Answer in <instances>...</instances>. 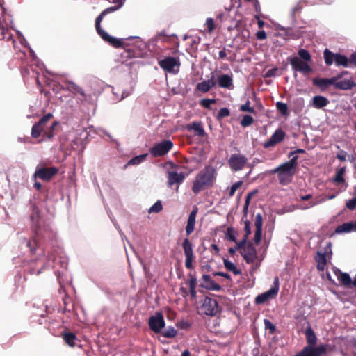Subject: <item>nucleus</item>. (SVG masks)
<instances>
[{
    "mask_svg": "<svg viewBox=\"0 0 356 356\" xmlns=\"http://www.w3.org/2000/svg\"><path fill=\"white\" fill-rule=\"evenodd\" d=\"M307 346L295 356H323L326 354L329 346L321 344L316 346L317 342L316 336L310 326L307 327L305 332Z\"/></svg>",
    "mask_w": 356,
    "mask_h": 356,
    "instance_id": "nucleus-1",
    "label": "nucleus"
},
{
    "mask_svg": "<svg viewBox=\"0 0 356 356\" xmlns=\"http://www.w3.org/2000/svg\"><path fill=\"white\" fill-rule=\"evenodd\" d=\"M298 163V156H293L290 161L284 162L271 170V173L277 174L279 183L283 186L292 181L296 174Z\"/></svg>",
    "mask_w": 356,
    "mask_h": 356,
    "instance_id": "nucleus-2",
    "label": "nucleus"
},
{
    "mask_svg": "<svg viewBox=\"0 0 356 356\" xmlns=\"http://www.w3.org/2000/svg\"><path fill=\"white\" fill-rule=\"evenodd\" d=\"M215 179V170L211 166L205 167L196 176L193 181L192 191L199 193L203 188L211 185Z\"/></svg>",
    "mask_w": 356,
    "mask_h": 356,
    "instance_id": "nucleus-3",
    "label": "nucleus"
},
{
    "mask_svg": "<svg viewBox=\"0 0 356 356\" xmlns=\"http://www.w3.org/2000/svg\"><path fill=\"white\" fill-rule=\"evenodd\" d=\"M96 24V30L98 34L101 36V38L112 47L115 48H122L125 49L130 44V41L136 40V42H141L140 38L139 36L133 35L129 36L124 38H117L113 37L108 34L101 27V24Z\"/></svg>",
    "mask_w": 356,
    "mask_h": 356,
    "instance_id": "nucleus-4",
    "label": "nucleus"
},
{
    "mask_svg": "<svg viewBox=\"0 0 356 356\" xmlns=\"http://www.w3.org/2000/svg\"><path fill=\"white\" fill-rule=\"evenodd\" d=\"M173 147L171 140H166L156 144L149 149V153L154 157H159L166 154Z\"/></svg>",
    "mask_w": 356,
    "mask_h": 356,
    "instance_id": "nucleus-5",
    "label": "nucleus"
},
{
    "mask_svg": "<svg viewBox=\"0 0 356 356\" xmlns=\"http://www.w3.org/2000/svg\"><path fill=\"white\" fill-rule=\"evenodd\" d=\"M201 311L207 316H215L219 311L217 300L206 297L201 306Z\"/></svg>",
    "mask_w": 356,
    "mask_h": 356,
    "instance_id": "nucleus-6",
    "label": "nucleus"
},
{
    "mask_svg": "<svg viewBox=\"0 0 356 356\" xmlns=\"http://www.w3.org/2000/svg\"><path fill=\"white\" fill-rule=\"evenodd\" d=\"M159 66L165 72L176 74L178 72L179 63L174 57H167L159 61Z\"/></svg>",
    "mask_w": 356,
    "mask_h": 356,
    "instance_id": "nucleus-7",
    "label": "nucleus"
},
{
    "mask_svg": "<svg viewBox=\"0 0 356 356\" xmlns=\"http://www.w3.org/2000/svg\"><path fill=\"white\" fill-rule=\"evenodd\" d=\"M247 161L248 159L241 154H233L228 160L231 169L234 172L241 170L247 163Z\"/></svg>",
    "mask_w": 356,
    "mask_h": 356,
    "instance_id": "nucleus-8",
    "label": "nucleus"
},
{
    "mask_svg": "<svg viewBox=\"0 0 356 356\" xmlns=\"http://www.w3.org/2000/svg\"><path fill=\"white\" fill-rule=\"evenodd\" d=\"M292 70L302 73H309L312 72L311 67L306 61L302 60L299 57L293 56L289 58Z\"/></svg>",
    "mask_w": 356,
    "mask_h": 356,
    "instance_id": "nucleus-9",
    "label": "nucleus"
},
{
    "mask_svg": "<svg viewBox=\"0 0 356 356\" xmlns=\"http://www.w3.org/2000/svg\"><path fill=\"white\" fill-rule=\"evenodd\" d=\"M182 246L186 257L185 266L186 268L191 269L193 268L192 263L194 259L192 243L188 238H185L183 241Z\"/></svg>",
    "mask_w": 356,
    "mask_h": 356,
    "instance_id": "nucleus-10",
    "label": "nucleus"
},
{
    "mask_svg": "<svg viewBox=\"0 0 356 356\" xmlns=\"http://www.w3.org/2000/svg\"><path fill=\"white\" fill-rule=\"evenodd\" d=\"M241 254L245 261L248 264L253 263L257 258L256 249L251 243L247 245H245V244L242 245Z\"/></svg>",
    "mask_w": 356,
    "mask_h": 356,
    "instance_id": "nucleus-11",
    "label": "nucleus"
},
{
    "mask_svg": "<svg viewBox=\"0 0 356 356\" xmlns=\"http://www.w3.org/2000/svg\"><path fill=\"white\" fill-rule=\"evenodd\" d=\"M149 325L150 329L156 333L160 332L165 326V321L161 314L157 313L152 316L149 319Z\"/></svg>",
    "mask_w": 356,
    "mask_h": 356,
    "instance_id": "nucleus-12",
    "label": "nucleus"
},
{
    "mask_svg": "<svg viewBox=\"0 0 356 356\" xmlns=\"http://www.w3.org/2000/svg\"><path fill=\"white\" fill-rule=\"evenodd\" d=\"M52 117L51 113L44 115L38 123L35 124L31 129L32 137L36 138L40 136L42 131H44L46 122Z\"/></svg>",
    "mask_w": 356,
    "mask_h": 356,
    "instance_id": "nucleus-13",
    "label": "nucleus"
},
{
    "mask_svg": "<svg viewBox=\"0 0 356 356\" xmlns=\"http://www.w3.org/2000/svg\"><path fill=\"white\" fill-rule=\"evenodd\" d=\"M58 169L55 167L41 168L36 170L35 175L44 181H49L56 173Z\"/></svg>",
    "mask_w": 356,
    "mask_h": 356,
    "instance_id": "nucleus-14",
    "label": "nucleus"
},
{
    "mask_svg": "<svg viewBox=\"0 0 356 356\" xmlns=\"http://www.w3.org/2000/svg\"><path fill=\"white\" fill-rule=\"evenodd\" d=\"M279 291L278 286L270 288L267 291L258 295L255 298V302L257 304H263L268 300L275 298Z\"/></svg>",
    "mask_w": 356,
    "mask_h": 356,
    "instance_id": "nucleus-15",
    "label": "nucleus"
},
{
    "mask_svg": "<svg viewBox=\"0 0 356 356\" xmlns=\"http://www.w3.org/2000/svg\"><path fill=\"white\" fill-rule=\"evenodd\" d=\"M284 136L285 134L282 129H277L271 136V137L264 143V147L266 149H268L271 147L275 146L277 143L282 141L284 138Z\"/></svg>",
    "mask_w": 356,
    "mask_h": 356,
    "instance_id": "nucleus-16",
    "label": "nucleus"
},
{
    "mask_svg": "<svg viewBox=\"0 0 356 356\" xmlns=\"http://www.w3.org/2000/svg\"><path fill=\"white\" fill-rule=\"evenodd\" d=\"M168 185L172 186L175 184H181L184 179L185 175L183 172H177L175 171H168Z\"/></svg>",
    "mask_w": 356,
    "mask_h": 356,
    "instance_id": "nucleus-17",
    "label": "nucleus"
},
{
    "mask_svg": "<svg viewBox=\"0 0 356 356\" xmlns=\"http://www.w3.org/2000/svg\"><path fill=\"white\" fill-rule=\"evenodd\" d=\"M197 211H198V208L196 206H195L193 207L192 211L189 214V216H188V218L187 220V224L186 226V232L188 236L190 235L195 229V219H196V216H197Z\"/></svg>",
    "mask_w": 356,
    "mask_h": 356,
    "instance_id": "nucleus-18",
    "label": "nucleus"
},
{
    "mask_svg": "<svg viewBox=\"0 0 356 356\" xmlns=\"http://www.w3.org/2000/svg\"><path fill=\"white\" fill-rule=\"evenodd\" d=\"M218 83L220 88L232 90L234 88L232 75L222 74L218 78Z\"/></svg>",
    "mask_w": 356,
    "mask_h": 356,
    "instance_id": "nucleus-19",
    "label": "nucleus"
},
{
    "mask_svg": "<svg viewBox=\"0 0 356 356\" xmlns=\"http://www.w3.org/2000/svg\"><path fill=\"white\" fill-rule=\"evenodd\" d=\"M216 84V83L213 76L211 79L208 80L198 83L196 86V90L205 93L207 92L211 88L214 87Z\"/></svg>",
    "mask_w": 356,
    "mask_h": 356,
    "instance_id": "nucleus-20",
    "label": "nucleus"
},
{
    "mask_svg": "<svg viewBox=\"0 0 356 356\" xmlns=\"http://www.w3.org/2000/svg\"><path fill=\"white\" fill-rule=\"evenodd\" d=\"M186 129L188 131H193L195 136L202 137L205 135V131L200 122H193L188 124L186 125Z\"/></svg>",
    "mask_w": 356,
    "mask_h": 356,
    "instance_id": "nucleus-21",
    "label": "nucleus"
},
{
    "mask_svg": "<svg viewBox=\"0 0 356 356\" xmlns=\"http://www.w3.org/2000/svg\"><path fill=\"white\" fill-rule=\"evenodd\" d=\"M275 30L277 31V35L284 39L294 36V33L291 28H284L280 24H277Z\"/></svg>",
    "mask_w": 356,
    "mask_h": 356,
    "instance_id": "nucleus-22",
    "label": "nucleus"
},
{
    "mask_svg": "<svg viewBox=\"0 0 356 356\" xmlns=\"http://www.w3.org/2000/svg\"><path fill=\"white\" fill-rule=\"evenodd\" d=\"M329 104V100L321 95H316L312 98V106L317 109L322 108Z\"/></svg>",
    "mask_w": 356,
    "mask_h": 356,
    "instance_id": "nucleus-23",
    "label": "nucleus"
},
{
    "mask_svg": "<svg viewBox=\"0 0 356 356\" xmlns=\"http://www.w3.org/2000/svg\"><path fill=\"white\" fill-rule=\"evenodd\" d=\"M356 83L353 79H344L341 81H336L335 88L341 90H350L355 87Z\"/></svg>",
    "mask_w": 356,
    "mask_h": 356,
    "instance_id": "nucleus-24",
    "label": "nucleus"
},
{
    "mask_svg": "<svg viewBox=\"0 0 356 356\" xmlns=\"http://www.w3.org/2000/svg\"><path fill=\"white\" fill-rule=\"evenodd\" d=\"M317 263L316 268L319 271H323L327 264V258L325 253L318 252L316 257Z\"/></svg>",
    "mask_w": 356,
    "mask_h": 356,
    "instance_id": "nucleus-25",
    "label": "nucleus"
},
{
    "mask_svg": "<svg viewBox=\"0 0 356 356\" xmlns=\"http://www.w3.org/2000/svg\"><path fill=\"white\" fill-rule=\"evenodd\" d=\"M336 81H337V78L332 77L331 79H314V83L321 88H326L330 85H334L335 86Z\"/></svg>",
    "mask_w": 356,
    "mask_h": 356,
    "instance_id": "nucleus-26",
    "label": "nucleus"
},
{
    "mask_svg": "<svg viewBox=\"0 0 356 356\" xmlns=\"http://www.w3.org/2000/svg\"><path fill=\"white\" fill-rule=\"evenodd\" d=\"M334 63L337 66L347 67L349 66V59L344 55L335 54Z\"/></svg>",
    "mask_w": 356,
    "mask_h": 356,
    "instance_id": "nucleus-27",
    "label": "nucleus"
},
{
    "mask_svg": "<svg viewBox=\"0 0 356 356\" xmlns=\"http://www.w3.org/2000/svg\"><path fill=\"white\" fill-rule=\"evenodd\" d=\"M67 89L74 93L80 94L83 98H86V94L83 90L72 81L67 82Z\"/></svg>",
    "mask_w": 356,
    "mask_h": 356,
    "instance_id": "nucleus-28",
    "label": "nucleus"
},
{
    "mask_svg": "<svg viewBox=\"0 0 356 356\" xmlns=\"http://www.w3.org/2000/svg\"><path fill=\"white\" fill-rule=\"evenodd\" d=\"M346 167H342L337 171L336 175L333 179V182L334 184L338 185L339 184L345 183V179L343 176L346 172Z\"/></svg>",
    "mask_w": 356,
    "mask_h": 356,
    "instance_id": "nucleus-29",
    "label": "nucleus"
},
{
    "mask_svg": "<svg viewBox=\"0 0 356 356\" xmlns=\"http://www.w3.org/2000/svg\"><path fill=\"white\" fill-rule=\"evenodd\" d=\"M352 224L351 221L348 222H344L342 225H339L336 229L335 233L338 234L349 233L352 232Z\"/></svg>",
    "mask_w": 356,
    "mask_h": 356,
    "instance_id": "nucleus-30",
    "label": "nucleus"
},
{
    "mask_svg": "<svg viewBox=\"0 0 356 356\" xmlns=\"http://www.w3.org/2000/svg\"><path fill=\"white\" fill-rule=\"evenodd\" d=\"M325 63L327 65H331L335 60V54L330 51L328 49H325L323 52Z\"/></svg>",
    "mask_w": 356,
    "mask_h": 356,
    "instance_id": "nucleus-31",
    "label": "nucleus"
},
{
    "mask_svg": "<svg viewBox=\"0 0 356 356\" xmlns=\"http://www.w3.org/2000/svg\"><path fill=\"white\" fill-rule=\"evenodd\" d=\"M63 339L65 343L71 347H74L76 345V337L74 334L69 332L63 334Z\"/></svg>",
    "mask_w": 356,
    "mask_h": 356,
    "instance_id": "nucleus-32",
    "label": "nucleus"
},
{
    "mask_svg": "<svg viewBox=\"0 0 356 356\" xmlns=\"http://www.w3.org/2000/svg\"><path fill=\"white\" fill-rule=\"evenodd\" d=\"M224 266L229 271L233 272L234 275L241 274V270L236 268L234 264L228 259H224Z\"/></svg>",
    "mask_w": 356,
    "mask_h": 356,
    "instance_id": "nucleus-33",
    "label": "nucleus"
},
{
    "mask_svg": "<svg viewBox=\"0 0 356 356\" xmlns=\"http://www.w3.org/2000/svg\"><path fill=\"white\" fill-rule=\"evenodd\" d=\"M244 231H245L244 238L240 243H238V247H241V245L245 244V242H246L249 235L251 233V227H250V223L249 221L245 222Z\"/></svg>",
    "mask_w": 356,
    "mask_h": 356,
    "instance_id": "nucleus-34",
    "label": "nucleus"
},
{
    "mask_svg": "<svg viewBox=\"0 0 356 356\" xmlns=\"http://www.w3.org/2000/svg\"><path fill=\"white\" fill-rule=\"evenodd\" d=\"M147 156V154L136 156L132 158L128 162L127 165H138L145 160Z\"/></svg>",
    "mask_w": 356,
    "mask_h": 356,
    "instance_id": "nucleus-35",
    "label": "nucleus"
},
{
    "mask_svg": "<svg viewBox=\"0 0 356 356\" xmlns=\"http://www.w3.org/2000/svg\"><path fill=\"white\" fill-rule=\"evenodd\" d=\"M299 58L304 61L306 62H311L312 61V56L309 54V52L304 49H300L298 52Z\"/></svg>",
    "mask_w": 356,
    "mask_h": 356,
    "instance_id": "nucleus-36",
    "label": "nucleus"
},
{
    "mask_svg": "<svg viewBox=\"0 0 356 356\" xmlns=\"http://www.w3.org/2000/svg\"><path fill=\"white\" fill-rule=\"evenodd\" d=\"M39 218H40V210L34 206L33 207L32 214L31 216V219L33 222V223L35 226L39 225Z\"/></svg>",
    "mask_w": 356,
    "mask_h": 356,
    "instance_id": "nucleus-37",
    "label": "nucleus"
},
{
    "mask_svg": "<svg viewBox=\"0 0 356 356\" xmlns=\"http://www.w3.org/2000/svg\"><path fill=\"white\" fill-rule=\"evenodd\" d=\"M339 280L345 286H350L352 284L351 277L346 273H341L340 274Z\"/></svg>",
    "mask_w": 356,
    "mask_h": 356,
    "instance_id": "nucleus-38",
    "label": "nucleus"
},
{
    "mask_svg": "<svg viewBox=\"0 0 356 356\" xmlns=\"http://www.w3.org/2000/svg\"><path fill=\"white\" fill-rule=\"evenodd\" d=\"M177 334V331L172 326L167 327L162 333V335L167 338H173Z\"/></svg>",
    "mask_w": 356,
    "mask_h": 356,
    "instance_id": "nucleus-39",
    "label": "nucleus"
},
{
    "mask_svg": "<svg viewBox=\"0 0 356 356\" xmlns=\"http://www.w3.org/2000/svg\"><path fill=\"white\" fill-rule=\"evenodd\" d=\"M254 122V119L251 115H245L241 120V125L243 127L250 126Z\"/></svg>",
    "mask_w": 356,
    "mask_h": 356,
    "instance_id": "nucleus-40",
    "label": "nucleus"
},
{
    "mask_svg": "<svg viewBox=\"0 0 356 356\" xmlns=\"http://www.w3.org/2000/svg\"><path fill=\"white\" fill-rule=\"evenodd\" d=\"M117 7H110L106 9H105L100 15L97 16V17L95 19V22H101L103 19V17L108 13L114 12L117 10Z\"/></svg>",
    "mask_w": 356,
    "mask_h": 356,
    "instance_id": "nucleus-41",
    "label": "nucleus"
},
{
    "mask_svg": "<svg viewBox=\"0 0 356 356\" xmlns=\"http://www.w3.org/2000/svg\"><path fill=\"white\" fill-rule=\"evenodd\" d=\"M276 108L281 113L282 115H286L288 114V106L286 104L281 102H277L276 103Z\"/></svg>",
    "mask_w": 356,
    "mask_h": 356,
    "instance_id": "nucleus-42",
    "label": "nucleus"
},
{
    "mask_svg": "<svg viewBox=\"0 0 356 356\" xmlns=\"http://www.w3.org/2000/svg\"><path fill=\"white\" fill-rule=\"evenodd\" d=\"M163 209L161 202L158 200L148 210L149 213H159Z\"/></svg>",
    "mask_w": 356,
    "mask_h": 356,
    "instance_id": "nucleus-43",
    "label": "nucleus"
},
{
    "mask_svg": "<svg viewBox=\"0 0 356 356\" xmlns=\"http://www.w3.org/2000/svg\"><path fill=\"white\" fill-rule=\"evenodd\" d=\"M240 111L251 113H254V109L253 107L250 106V102L249 100H247L244 104L240 106Z\"/></svg>",
    "mask_w": 356,
    "mask_h": 356,
    "instance_id": "nucleus-44",
    "label": "nucleus"
},
{
    "mask_svg": "<svg viewBox=\"0 0 356 356\" xmlns=\"http://www.w3.org/2000/svg\"><path fill=\"white\" fill-rule=\"evenodd\" d=\"M205 288L209 290L213 291H220L221 289V286L218 284L216 283L214 281L211 280L209 284L204 285Z\"/></svg>",
    "mask_w": 356,
    "mask_h": 356,
    "instance_id": "nucleus-45",
    "label": "nucleus"
},
{
    "mask_svg": "<svg viewBox=\"0 0 356 356\" xmlns=\"http://www.w3.org/2000/svg\"><path fill=\"white\" fill-rule=\"evenodd\" d=\"M243 184L242 181H238L237 182H235L234 184L232 185V186L229 188V196H233L236 191L237 189H238Z\"/></svg>",
    "mask_w": 356,
    "mask_h": 356,
    "instance_id": "nucleus-46",
    "label": "nucleus"
},
{
    "mask_svg": "<svg viewBox=\"0 0 356 356\" xmlns=\"http://www.w3.org/2000/svg\"><path fill=\"white\" fill-rule=\"evenodd\" d=\"M264 323L265 329L269 330L270 334H273L275 331V326L268 319H264Z\"/></svg>",
    "mask_w": 356,
    "mask_h": 356,
    "instance_id": "nucleus-47",
    "label": "nucleus"
},
{
    "mask_svg": "<svg viewBox=\"0 0 356 356\" xmlns=\"http://www.w3.org/2000/svg\"><path fill=\"white\" fill-rule=\"evenodd\" d=\"M188 277L189 278L188 280V284L189 289H195L196 284H197L196 277L191 273L188 275Z\"/></svg>",
    "mask_w": 356,
    "mask_h": 356,
    "instance_id": "nucleus-48",
    "label": "nucleus"
},
{
    "mask_svg": "<svg viewBox=\"0 0 356 356\" xmlns=\"http://www.w3.org/2000/svg\"><path fill=\"white\" fill-rule=\"evenodd\" d=\"M254 224L256 230L262 231V216L260 213L256 215Z\"/></svg>",
    "mask_w": 356,
    "mask_h": 356,
    "instance_id": "nucleus-49",
    "label": "nucleus"
},
{
    "mask_svg": "<svg viewBox=\"0 0 356 356\" xmlns=\"http://www.w3.org/2000/svg\"><path fill=\"white\" fill-rule=\"evenodd\" d=\"M346 206L349 210H354L356 208V195L351 200L346 201Z\"/></svg>",
    "mask_w": 356,
    "mask_h": 356,
    "instance_id": "nucleus-50",
    "label": "nucleus"
},
{
    "mask_svg": "<svg viewBox=\"0 0 356 356\" xmlns=\"http://www.w3.org/2000/svg\"><path fill=\"white\" fill-rule=\"evenodd\" d=\"M230 115L229 110L227 108H222L220 109L218 113V117L219 118L227 117Z\"/></svg>",
    "mask_w": 356,
    "mask_h": 356,
    "instance_id": "nucleus-51",
    "label": "nucleus"
},
{
    "mask_svg": "<svg viewBox=\"0 0 356 356\" xmlns=\"http://www.w3.org/2000/svg\"><path fill=\"white\" fill-rule=\"evenodd\" d=\"M57 124H58L57 122H55L54 123H53L49 128L50 129L49 131L44 132V136H46L49 139L53 138V136H54L53 131H54L55 127H56Z\"/></svg>",
    "mask_w": 356,
    "mask_h": 356,
    "instance_id": "nucleus-52",
    "label": "nucleus"
},
{
    "mask_svg": "<svg viewBox=\"0 0 356 356\" xmlns=\"http://www.w3.org/2000/svg\"><path fill=\"white\" fill-rule=\"evenodd\" d=\"M252 354L253 356H268L264 351L261 350L259 348H253Z\"/></svg>",
    "mask_w": 356,
    "mask_h": 356,
    "instance_id": "nucleus-53",
    "label": "nucleus"
},
{
    "mask_svg": "<svg viewBox=\"0 0 356 356\" xmlns=\"http://www.w3.org/2000/svg\"><path fill=\"white\" fill-rule=\"evenodd\" d=\"M27 246L29 248L31 252H33L35 247H38V242L35 238L27 242Z\"/></svg>",
    "mask_w": 356,
    "mask_h": 356,
    "instance_id": "nucleus-54",
    "label": "nucleus"
},
{
    "mask_svg": "<svg viewBox=\"0 0 356 356\" xmlns=\"http://www.w3.org/2000/svg\"><path fill=\"white\" fill-rule=\"evenodd\" d=\"M213 103H215L214 99H204L202 100L201 104L204 108H209L210 105Z\"/></svg>",
    "mask_w": 356,
    "mask_h": 356,
    "instance_id": "nucleus-55",
    "label": "nucleus"
},
{
    "mask_svg": "<svg viewBox=\"0 0 356 356\" xmlns=\"http://www.w3.org/2000/svg\"><path fill=\"white\" fill-rule=\"evenodd\" d=\"M131 93V90H124L122 92V95H121L120 98H118V93L114 92V95H116V97H117V98L118 99L119 101H121L123 99H124L125 97H127L129 95H130Z\"/></svg>",
    "mask_w": 356,
    "mask_h": 356,
    "instance_id": "nucleus-56",
    "label": "nucleus"
},
{
    "mask_svg": "<svg viewBox=\"0 0 356 356\" xmlns=\"http://www.w3.org/2000/svg\"><path fill=\"white\" fill-rule=\"evenodd\" d=\"M261 230H255L254 233V241L257 244H259L261 239Z\"/></svg>",
    "mask_w": 356,
    "mask_h": 356,
    "instance_id": "nucleus-57",
    "label": "nucleus"
},
{
    "mask_svg": "<svg viewBox=\"0 0 356 356\" xmlns=\"http://www.w3.org/2000/svg\"><path fill=\"white\" fill-rule=\"evenodd\" d=\"M257 38L258 40H262L266 38V33L264 31L261 30L257 32L256 33Z\"/></svg>",
    "mask_w": 356,
    "mask_h": 356,
    "instance_id": "nucleus-58",
    "label": "nucleus"
},
{
    "mask_svg": "<svg viewBox=\"0 0 356 356\" xmlns=\"http://www.w3.org/2000/svg\"><path fill=\"white\" fill-rule=\"evenodd\" d=\"M337 158L341 161H345L346 160V152L341 151L337 154Z\"/></svg>",
    "mask_w": 356,
    "mask_h": 356,
    "instance_id": "nucleus-59",
    "label": "nucleus"
},
{
    "mask_svg": "<svg viewBox=\"0 0 356 356\" xmlns=\"http://www.w3.org/2000/svg\"><path fill=\"white\" fill-rule=\"evenodd\" d=\"M231 229H228L227 232H228V234H227V238L229 240V241H236V238H235V236L233 233H231Z\"/></svg>",
    "mask_w": 356,
    "mask_h": 356,
    "instance_id": "nucleus-60",
    "label": "nucleus"
},
{
    "mask_svg": "<svg viewBox=\"0 0 356 356\" xmlns=\"http://www.w3.org/2000/svg\"><path fill=\"white\" fill-rule=\"evenodd\" d=\"M349 63H353L356 66V52L353 53L349 58Z\"/></svg>",
    "mask_w": 356,
    "mask_h": 356,
    "instance_id": "nucleus-61",
    "label": "nucleus"
},
{
    "mask_svg": "<svg viewBox=\"0 0 356 356\" xmlns=\"http://www.w3.org/2000/svg\"><path fill=\"white\" fill-rule=\"evenodd\" d=\"M319 202H310L307 206L302 207L301 209H307L311 208V207L318 204Z\"/></svg>",
    "mask_w": 356,
    "mask_h": 356,
    "instance_id": "nucleus-62",
    "label": "nucleus"
},
{
    "mask_svg": "<svg viewBox=\"0 0 356 356\" xmlns=\"http://www.w3.org/2000/svg\"><path fill=\"white\" fill-rule=\"evenodd\" d=\"M202 279L207 283L206 284H209L212 280L209 275H203Z\"/></svg>",
    "mask_w": 356,
    "mask_h": 356,
    "instance_id": "nucleus-63",
    "label": "nucleus"
},
{
    "mask_svg": "<svg viewBox=\"0 0 356 356\" xmlns=\"http://www.w3.org/2000/svg\"><path fill=\"white\" fill-rule=\"evenodd\" d=\"M242 245H241V247H238V243H237V245H236V248H229V253H230L231 254H234L235 253V252H236L238 249H239V248H241V249Z\"/></svg>",
    "mask_w": 356,
    "mask_h": 356,
    "instance_id": "nucleus-64",
    "label": "nucleus"
}]
</instances>
